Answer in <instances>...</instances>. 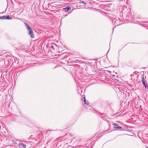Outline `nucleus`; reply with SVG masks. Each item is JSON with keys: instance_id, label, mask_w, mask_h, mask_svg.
<instances>
[{"instance_id": "1", "label": "nucleus", "mask_w": 148, "mask_h": 148, "mask_svg": "<svg viewBox=\"0 0 148 148\" xmlns=\"http://www.w3.org/2000/svg\"><path fill=\"white\" fill-rule=\"evenodd\" d=\"M25 24L26 27L28 31L29 32V33H30V32H31L33 31L32 29L30 27L29 25L26 23H25Z\"/></svg>"}, {"instance_id": "2", "label": "nucleus", "mask_w": 148, "mask_h": 148, "mask_svg": "<svg viewBox=\"0 0 148 148\" xmlns=\"http://www.w3.org/2000/svg\"><path fill=\"white\" fill-rule=\"evenodd\" d=\"M71 9V7L69 6H67L65 8H63V10L65 12H67Z\"/></svg>"}, {"instance_id": "3", "label": "nucleus", "mask_w": 148, "mask_h": 148, "mask_svg": "<svg viewBox=\"0 0 148 148\" xmlns=\"http://www.w3.org/2000/svg\"><path fill=\"white\" fill-rule=\"evenodd\" d=\"M114 127L115 128L121 129L122 127L116 124H113Z\"/></svg>"}, {"instance_id": "4", "label": "nucleus", "mask_w": 148, "mask_h": 148, "mask_svg": "<svg viewBox=\"0 0 148 148\" xmlns=\"http://www.w3.org/2000/svg\"><path fill=\"white\" fill-rule=\"evenodd\" d=\"M19 145H20L21 147L22 148H25L26 147V145L22 143H19Z\"/></svg>"}, {"instance_id": "5", "label": "nucleus", "mask_w": 148, "mask_h": 148, "mask_svg": "<svg viewBox=\"0 0 148 148\" xmlns=\"http://www.w3.org/2000/svg\"><path fill=\"white\" fill-rule=\"evenodd\" d=\"M84 103L86 105H88V101H86V99H85V97H84Z\"/></svg>"}, {"instance_id": "6", "label": "nucleus", "mask_w": 148, "mask_h": 148, "mask_svg": "<svg viewBox=\"0 0 148 148\" xmlns=\"http://www.w3.org/2000/svg\"><path fill=\"white\" fill-rule=\"evenodd\" d=\"M29 34L31 38H33L34 37V32H30L29 33Z\"/></svg>"}, {"instance_id": "7", "label": "nucleus", "mask_w": 148, "mask_h": 148, "mask_svg": "<svg viewBox=\"0 0 148 148\" xmlns=\"http://www.w3.org/2000/svg\"><path fill=\"white\" fill-rule=\"evenodd\" d=\"M6 16H3L0 17V19H6Z\"/></svg>"}, {"instance_id": "8", "label": "nucleus", "mask_w": 148, "mask_h": 148, "mask_svg": "<svg viewBox=\"0 0 148 148\" xmlns=\"http://www.w3.org/2000/svg\"><path fill=\"white\" fill-rule=\"evenodd\" d=\"M6 19H12V18L11 17H10L8 16H6Z\"/></svg>"}, {"instance_id": "9", "label": "nucleus", "mask_w": 148, "mask_h": 148, "mask_svg": "<svg viewBox=\"0 0 148 148\" xmlns=\"http://www.w3.org/2000/svg\"><path fill=\"white\" fill-rule=\"evenodd\" d=\"M142 83L143 85L145 86V88H147L146 85L145 83V81H143L142 82Z\"/></svg>"}, {"instance_id": "10", "label": "nucleus", "mask_w": 148, "mask_h": 148, "mask_svg": "<svg viewBox=\"0 0 148 148\" xmlns=\"http://www.w3.org/2000/svg\"><path fill=\"white\" fill-rule=\"evenodd\" d=\"M80 1L81 2V3L84 4V5H86V3L83 1Z\"/></svg>"}, {"instance_id": "11", "label": "nucleus", "mask_w": 148, "mask_h": 148, "mask_svg": "<svg viewBox=\"0 0 148 148\" xmlns=\"http://www.w3.org/2000/svg\"><path fill=\"white\" fill-rule=\"evenodd\" d=\"M51 48H52V49H53V50L55 49L53 45H51Z\"/></svg>"}, {"instance_id": "12", "label": "nucleus", "mask_w": 148, "mask_h": 148, "mask_svg": "<svg viewBox=\"0 0 148 148\" xmlns=\"http://www.w3.org/2000/svg\"><path fill=\"white\" fill-rule=\"evenodd\" d=\"M142 82L143 81H145L144 79V76H143V77H142Z\"/></svg>"}]
</instances>
